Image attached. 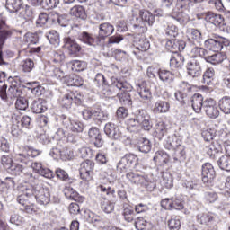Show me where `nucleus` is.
Segmentation results:
<instances>
[{
	"label": "nucleus",
	"mask_w": 230,
	"mask_h": 230,
	"mask_svg": "<svg viewBox=\"0 0 230 230\" xmlns=\"http://www.w3.org/2000/svg\"><path fill=\"white\" fill-rule=\"evenodd\" d=\"M22 67L23 73H31V71H33V67H35V63L31 59L27 58L22 61Z\"/></svg>",
	"instance_id": "nucleus-48"
},
{
	"label": "nucleus",
	"mask_w": 230,
	"mask_h": 230,
	"mask_svg": "<svg viewBox=\"0 0 230 230\" xmlns=\"http://www.w3.org/2000/svg\"><path fill=\"white\" fill-rule=\"evenodd\" d=\"M153 136H155L156 139L161 140L164 137V134H166V125L164 122H158L155 124Z\"/></svg>",
	"instance_id": "nucleus-29"
},
{
	"label": "nucleus",
	"mask_w": 230,
	"mask_h": 230,
	"mask_svg": "<svg viewBox=\"0 0 230 230\" xmlns=\"http://www.w3.org/2000/svg\"><path fill=\"white\" fill-rule=\"evenodd\" d=\"M15 109L17 111H26L28 109V100L24 97H18L15 102Z\"/></svg>",
	"instance_id": "nucleus-50"
},
{
	"label": "nucleus",
	"mask_w": 230,
	"mask_h": 230,
	"mask_svg": "<svg viewBox=\"0 0 230 230\" xmlns=\"http://www.w3.org/2000/svg\"><path fill=\"white\" fill-rule=\"evenodd\" d=\"M104 132L106 136H109L111 139H119V137H122V139H125V137H121V131L119 128H116V125L112 123H107L104 127Z\"/></svg>",
	"instance_id": "nucleus-16"
},
{
	"label": "nucleus",
	"mask_w": 230,
	"mask_h": 230,
	"mask_svg": "<svg viewBox=\"0 0 230 230\" xmlns=\"http://www.w3.org/2000/svg\"><path fill=\"white\" fill-rule=\"evenodd\" d=\"M137 164V156L132 154H128L123 156L117 164V170L120 173H126L131 168Z\"/></svg>",
	"instance_id": "nucleus-5"
},
{
	"label": "nucleus",
	"mask_w": 230,
	"mask_h": 230,
	"mask_svg": "<svg viewBox=\"0 0 230 230\" xmlns=\"http://www.w3.org/2000/svg\"><path fill=\"white\" fill-rule=\"evenodd\" d=\"M165 35L171 39H175L179 35V29L175 25H169L165 30Z\"/></svg>",
	"instance_id": "nucleus-55"
},
{
	"label": "nucleus",
	"mask_w": 230,
	"mask_h": 230,
	"mask_svg": "<svg viewBox=\"0 0 230 230\" xmlns=\"http://www.w3.org/2000/svg\"><path fill=\"white\" fill-rule=\"evenodd\" d=\"M19 192L24 193L26 197H34L38 204L46 206L51 200L49 190L40 185L32 186L30 183H24L19 187Z\"/></svg>",
	"instance_id": "nucleus-1"
},
{
	"label": "nucleus",
	"mask_w": 230,
	"mask_h": 230,
	"mask_svg": "<svg viewBox=\"0 0 230 230\" xmlns=\"http://www.w3.org/2000/svg\"><path fill=\"white\" fill-rule=\"evenodd\" d=\"M197 222L201 226H208L209 222H213V215L208 212L199 213L197 215Z\"/></svg>",
	"instance_id": "nucleus-34"
},
{
	"label": "nucleus",
	"mask_w": 230,
	"mask_h": 230,
	"mask_svg": "<svg viewBox=\"0 0 230 230\" xmlns=\"http://www.w3.org/2000/svg\"><path fill=\"white\" fill-rule=\"evenodd\" d=\"M202 181L205 184H210L216 177L215 168L209 163H206L202 165Z\"/></svg>",
	"instance_id": "nucleus-9"
},
{
	"label": "nucleus",
	"mask_w": 230,
	"mask_h": 230,
	"mask_svg": "<svg viewBox=\"0 0 230 230\" xmlns=\"http://www.w3.org/2000/svg\"><path fill=\"white\" fill-rule=\"evenodd\" d=\"M172 150L174 151L172 155L174 163H182V161L186 160V151H184V147L182 146Z\"/></svg>",
	"instance_id": "nucleus-32"
},
{
	"label": "nucleus",
	"mask_w": 230,
	"mask_h": 230,
	"mask_svg": "<svg viewBox=\"0 0 230 230\" xmlns=\"http://www.w3.org/2000/svg\"><path fill=\"white\" fill-rule=\"evenodd\" d=\"M60 4V0H41V5L45 10H52V8H57Z\"/></svg>",
	"instance_id": "nucleus-49"
},
{
	"label": "nucleus",
	"mask_w": 230,
	"mask_h": 230,
	"mask_svg": "<svg viewBox=\"0 0 230 230\" xmlns=\"http://www.w3.org/2000/svg\"><path fill=\"white\" fill-rule=\"evenodd\" d=\"M192 109L198 114L202 111V107L204 108V97L200 93H195L191 99Z\"/></svg>",
	"instance_id": "nucleus-23"
},
{
	"label": "nucleus",
	"mask_w": 230,
	"mask_h": 230,
	"mask_svg": "<svg viewBox=\"0 0 230 230\" xmlns=\"http://www.w3.org/2000/svg\"><path fill=\"white\" fill-rule=\"evenodd\" d=\"M94 83L97 87H105V85H109L107 79H105V75L100 73L96 75Z\"/></svg>",
	"instance_id": "nucleus-57"
},
{
	"label": "nucleus",
	"mask_w": 230,
	"mask_h": 230,
	"mask_svg": "<svg viewBox=\"0 0 230 230\" xmlns=\"http://www.w3.org/2000/svg\"><path fill=\"white\" fill-rule=\"evenodd\" d=\"M39 155H40V150L29 146H16L13 149L14 160L24 164L28 163L30 157H37Z\"/></svg>",
	"instance_id": "nucleus-3"
},
{
	"label": "nucleus",
	"mask_w": 230,
	"mask_h": 230,
	"mask_svg": "<svg viewBox=\"0 0 230 230\" xmlns=\"http://www.w3.org/2000/svg\"><path fill=\"white\" fill-rule=\"evenodd\" d=\"M161 186L162 188H167V190H170V188H173V176H172V173L168 172H163Z\"/></svg>",
	"instance_id": "nucleus-31"
},
{
	"label": "nucleus",
	"mask_w": 230,
	"mask_h": 230,
	"mask_svg": "<svg viewBox=\"0 0 230 230\" xmlns=\"http://www.w3.org/2000/svg\"><path fill=\"white\" fill-rule=\"evenodd\" d=\"M217 164L221 170L230 172V156L226 155H223L218 159Z\"/></svg>",
	"instance_id": "nucleus-39"
},
{
	"label": "nucleus",
	"mask_w": 230,
	"mask_h": 230,
	"mask_svg": "<svg viewBox=\"0 0 230 230\" xmlns=\"http://www.w3.org/2000/svg\"><path fill=\"white\" fill-rule=\"evenodd\" d=\"M5 8L10 13H15L22 8V0H6Z\"/></svg>",
	"instance_id": "nucleus-26"
},
{
	"label": "nucleus",
	"mask_w": 230,
	"mask_h": 230,
	"mask_svg": "<svg viewBox=\"0 0 230 230\" xmlns=\"http://www.w3.org/2000/svg\"><path fill=\"white\" fill-rule=\"evenodd\" d=\"M168 226L170 230H179L181 229V221L179 219H171L168 222Z\"/></svg>",
	"instance_id": "nucleus-64"
},
{
	"label": "nucleus",
	"mask_w": 230,
	"mask_h": 230,
	"mask_svg": "<svg viewBox=\"0 0 230 230\" xmlns=\"http://www.w3.org/2000/svg\"><path fill=\"white\" fill-rule=\"evenodd\" d=\"M65 84L70 87H82L84 85V79L82 77L73 74L65 76Z\"/></svg>",
	"instance_id": "nucleus-21"
},
{
	"label": "nucleus",
	"mask_w": 230,
	"mask_h": 230,
	"mask_svg": "<svg viewBox=\"0 0 230 230\" xmlns=\"http://www.w3.org/2000/svg\"><path fill=\"white\" fill-rule=\"evenodd\" d=\"M203 109L207 116L212 119H217V118L220 116V111H218L217 101H215L213 98H207L204 101Z\"/></svg>",
	"instance_id": "nucleus-6"
},
{
	"label": "nucleus",
	"mask_w": 230,
	"mask_h": 230,
	"mask_svg": "<svg viewBox=\"0 0 230 230\" xmlns=\"http://www.w3.org/2000/svg\"><path fill=\"white\" fill-rule=\"evenodd\" d=\"M218 107L224 114H230V98L223 97L218 102Z\"/></svg>",
	"instance_id": "nucleus-40"
},
{
	"label": "nucleus",
	"mask_w": 230,
	"mask_h": 230,
	"mask_svg": "<svg viewBox=\"0 0 230 230\" xmlns=\"http://www.w3.org/2000/svg\"><path fill=\"white\" fill-rule=\"evenodd\" d=\"M52 15L53 13H50L49 15H48V13H40L36 21V26L38 28H42V26H46V24H48V21L51 19Z\"/></svg>",
	"instance_id": "nucleus-42"
},
{
	"label": "nucleus",
	"mask_w": 230,
	"mask_h": 230,
	"mask_svg": "<svg viewBox=\"0 0 230 230\" xmlns=\"http://www.w3.org/2000/svg\"><path fill=\"white\" fill-rule=\"evenodd\" d=\"M140 125L141 124L136 119H129L128 120V128L131 132H137V130L139 128Z\"/></svg>",
	"instance_id": "nucleus-60"
},
{
	"label": "nucleus",
	"mask_w": 230,
	"mask_h": 230,
	"mask_svg": "<svg viewBox=\"0 0 230 230\" xmlns=\"http://www.w3.org/2000/svg\"><path fill=\"white\" fill-rule=\"evenodd\" d=\"M139 15L142 19V22L146 26H154V22H155V16L150 13V11L141 10L139 12Z\"/></svg>",
	"instance_id": "nucleus-25"
},
{
	"label": "nucleus",
	"mask_w": 230,
	"mask_h": 230,
	"mask_svg": "<svg viewBox=\"0 0 230 230\" xmlns=\"http://www.w3.org/2000/svg\"><path fill=\"white\" fill-rule=\"evenodd\" d=\"M61 105L65 107V109H69L71 105H73V93H66L61 100Z\"/></svg>",
	"instance_id": "nucleus-54"
},
{
	"label": "nucleus",
	"mask_w": 230,
	"mask_h": 230,
	"mask_svg": "<svg viewBox=\"0 0 230 230\" xmlns=\"http://www.w3.org/2000/svg\"><path fill=\"white\" fill-rule=\"evenodd\" d=\"M126 179L129 181L132 184H136L137 186H142L146 188L148 191H152L155 185L154 182L148 180L146 176L139 175L134 172H128L126 174Z\"/></svg>",
	"instance_id": "nucleus-4"
},
{
	"label": "nucleus",
	"mask_w": 230,
	"mask_h": 230,
	"mask_svg": "<svg viewBox=\"0 0 230 230\" xmlns=\"http://www.w3.org/2000/svg\"><path fill=\"white\" fill-rule=\"evenodd\" d=\"M1 163L5 170H10L14 164L11 155H3L1 158Z\"/></svg>",
	"instance_id": "nucleus-56"
},
{
	"label": "nucleus",
	"mask_w": 230,
	"mask_h": 230,
	"mask_svg": "<svg viewBox=\"0 0 230 230\" xmlns=\"http://www.w3.org/2000/svg\"><path fill=\"white\" fill-rule=\"evenodd\" d=\"M101 208L104 213H112V211H114V203L111 201H103Z\"/></svg>",
	"instance_id": "nucleus-63"
},
{
	"label": "nucleus",
	"mask_w": 230,
	"mask_h": 230,
	"mask_svg": "<svg viewBox=\"0 0 230 230\" xmlns=\"http://www.w3.org/2000/svg\"><path fill=\"white\" fill-rule=\"evenodd\" d=\"M88 136L97 148H102V146H103V138H102V134L98 128H92L88 131Z\"/></svg>",
	"instance_id": "nucleus-15"
},
{
	"label": "nucleus",
	"mask_w": 230,
	"mask_h": 230,
	"mask_svg": "<svg viewBox=\"0 0 230 230\" xmlns=\"http://www.w3.org/2000/svg\"><path fill=\"white\" fill-rule=\"evenodd\" d=\"M171 16L174 19V21H177L179 24H186L190 21V16L184 13H177L173 11Z\"/></svg>",
	"instance_id": "nucleus-36"
},
{
	"label": "nucleus",
	"mask_w": 230,
	"mask_h": 230,
	"mask_svg": "<svg viewBox=\"0 0 230 230\" xmlns=\"http://www.w3.org/2000/svg\"><path fill=\"white\" fill-rule=\"evenodd\" d=\"M184 64V57H182L181 54L175 52L171 59H170V66L171 67H181Z\"/></svg>",
	"instance_id": "nucleus-35"
},
{
	"label": "nucleus",
	"mask_w": 230,
	"mask_h": 230,
	"mask_svg": "<svg viewBox=\"0 0 230 230\" xmlns=\"http://www.w3.org/2000/svg\"><path fill=\"white\" fill-rule=\"evenodd\" d=\"M227 56L222 52L215 53L211 56H208L205 58L206 62L212 64L213 66H217L218 64H222L223 60H226Z\"/></svg>",
	"instance_id": "nucleus-24"
},
{
	"label": "nucleus",
	"mask_w": 230,
	"mask_h": 230,
	"mask_svg": "<svg viewBox=\"0 0 230 230\" xmlns=\"http://www.w3.org/2000/svg\"><path fill=\"white\" fill-rule=\"evenodd\" d=\"M137 94L140 96V102H142V103H150V102H152V92H150V88L146 86V82H142L138 84Z\"/></svg>",
	"instance_id": "nucleus-11"
},
{
	"label": "nucleus",
	"mask_w": 230,
	"mask_h": 230,
	"mask_svg": "<svg viewBox=\"0 0 230 230\" xmlns=\"http://www.w3.org/2000/svg\"><path fill=\"white\" fill-rule=\"evenodd\" d=\"M224 46H229V43L223 40L208 39L205 40V48L210 51H214L215 53L222 51V48H224Z\"/></svg>",
	"instance_id": "nucleus-10"
},
{
	"label": "nucleus",
	"mask_w": 230,
	"mask_h": 230,
	"mask_svg": "<svg viewBox=\"0 0 230 230\" xmlns=\"http://www.w3.org/2000/svg\"><path fill=\"white\" fill-rule=\"evenodd\" d=\"M158 76L161 82H164L166 85L173 84V80L175 79L173 74L168 70H160L158 72Z\"/></svg>",
	"instance_id": "nucleus-27"
},
{
	"label": "nucleus",
	"mask_w": 230,
	"mask_h": 230,
	"mask_svg": "<svg viewBox=\"0 0 230 230\" xmlns=\"http://www.w3.org/2000/svg\"><path fill=\"white\" fill-rule=\"evenodd\" d=\"M168 111H170V102L166 101H157L153 109L155 114H166Z\"/></svg>",
	"instance_id": "nucleus-22"
},
{
	"label": "nucleus",
	"mask_w": 230,
	"mask_h": 230,
	"mask_svg": "<svg viewBox=\"0 0 230 230\" xmlns=\"http://www.w3.org/2000/svg\"><path fill=\"white\" fill-rule=\"evenodd\" d=\"M21 94H22V91L19 90V88L15 86H11L8 89V96L11 98H20Z\"/></svg>",
	"instance_id": "nucleus-61"
},
{
	"label": "nucleus",
	"mask_w": 230,
	"mask_h": 230,
	"mask_svg": "<svg viewBox=\"0 0 230 230\" xmlns=\"http://www.w3.org/2000/svg\"><path fill=\"white\" fill-rule=\"evenodd\" d=\"M63 193L68 200H76L78 193L72 187H65Z\"/></svg>",
	"instance_id": "nucleus-46"
},
{
	"label": "nucleus",
	"mask_w": 230,
	"mask_h": 230,
	"mask_svg": "<svg viewBox=\"0 0 230 230\" xmlns=\"http://www.w3.org/2000/svg\"><path fill=\"white\" fill-rule=\"evenodd\" d=\"M47 109L46 102L42 99H38L32 102L31 110L35 114H42Z\"/></svg>",
	"instance_id": "nucleus-28"
},
{
	"label": "nucleus",
	"mask_w": 230,
	"mask_h": 230,
	"mask_svg": "<svg viewBox=\"0 0 230 230\" xmlns=\"http://www.w3.org/2000/svg\"><path fill=\"white\" fill-rule=\"evenodd\" d=\"M202 137L207 142L213 141V138L215 137V130L213 129L203 130Z\"/></svg>",
	"instance_id": "nucleus-62"
},
{
	"label": "nucleus",
	"mask_w": 230,
	"mask_h": 230,
	"mask_svg": "<svg viewBox=\"0 0 230 230\" xmlns=\"http://www.w3.org/2000/svg\"><path fill=\"white\" fill-rule=\"evenodd\" d=\"M33 8L30 5H24L20 9V15L25 19V21H31L33 19Z\"/></svg>",
	"instance_id": "nucleus-38"
},
{
	"label": "nucleus",
	"mask_w": 230,
	"mask_h": 230,
	"mask_svg": "<svg viewBox=\"0 0 230 230\" xmlns=\"http://www.w3.org/2000/svg\"><path fill=\"white\" fill-rule=\"evenodd\" d=\"M73 71H84L87 68V63L80 60H74L71 62Z\"/></svg>",
	"instance_id": "nucleus-51"
},
{
	"label": "nucleus",
	"mask_w": 230,
	"mask_h": 230,
	"mask_svg": "<svg viewBox=\"0 0 230 230\" xmlns=\"http://www.w3.org/2000/svg\"><path fill=\"white\" fill-rule=\"evenodd\" d=\"M187 73L190 75V76H192V78H198V76H200L202 75V68L200 67V63L198 61H190L187 64Z\"/></svg>",
	"instance_id": "nucleus-17"
},
{
	"label": "nucleus",
	"mask_w": 230,
	"mask_h": 230,
	"mask_svg": "<svg viewBox=\"0 0 230 230\" xmlns=\"http://www.w3.org/2000/svg\"><path fill=\"white\" fill-rule=\"evenodd\" d=\"M19 193L20 194L17 198V201L19 202V204L23 206V209L26 211V213H35V205L30 204V202L28 201V199H30V197H27L26 194H24L23 192L19 191Z\"/></svg>",
	"instance_id": "nucleus-18"
},
{
	"label": "nucleus",
	"mask_w": 230,
	"mask_h": 230,
	"mask_svg": "<svg viewBox=\"0 0 230 230\" xmlns=\"http://www.w3.org/2000/svg\"><path fill=\"white\" fill-rule=\"evenodd\" d=\"M62 125L68 128V130H71L72 132H84V124L78 120H70L69 118H67L65 115H62Z\"/></svg>",
	"instance_id": "nucleus-8"
},
{
	"label": "nucleus",
	"mask_w": 230,
	"mask_h": 230,
	"mask_svg": "<svg viewBox=\"0 0 230 230\" xmlns=\"http://www.w3.org/2000/svg\"><path fill=\"white\" fill-rule=\"evenodd\" d=\"M24 42L27 44H37L39 42V39L37 38V35L33 33L27 32L23 37Z\"/></svg>",
	"instance_id": "nucleus-58"
},
{
	"label": "nucleus",
	"mask_w": 230,
	"mask_h": 230,
	"mask_svg": "<svg viewBox=\"0 0 230 230\" xmlns=\"http://www.w3.org/2000/svg\"><path fill=\"white\" fill-rule=\"evenodd\" d=\"M70 14L74 17H78L79 19H85L87 14L85 13V9L82 5H75L71 8Z\"/></svg>",
	"instance_id": "nucleus-37"
},
{
	"label": "nucleus",
	"mask_w": 230,
	"mask_h": 230,
	"mask_svg": "<svg viewBox=\"0 0 230 230\" xmlns=\"http://www.w3.org/2000/svg\"><path fill=\"white\" fill-rule=\"evenodd\" d=\"M203 17L208 24H212L213 28H217L224 22V18L220 14H215L212 12L203 13Z\"/></svg>",
	"instance_id": "nucleus-13"
},
{
	"label": "nucleus",
	"mask_w": 230,
	"mask_h": 230,
	"mask_svg": "<svg viewBox=\"0 0 230 230\" xmlns=\"http://www.w3.org/2000/svg\"><path fill=\"white\" fill-rule=\"evenodd\" d=\"M93 170H94V163L91 160H86L81 164L79 169L80 177L86 182H91L93 180Z\"/></svg>",
	"instance_id": "nucleus-7"
},
{
	"label": "nucleus",
	"mask_w": 230,
	"mask_h": 230,
	"mask_svg": "<svg viewBox=\"0 0 230 230\" xmlns=\"http://www.w3.org/2000/svg\"><path fill=\"white\" fill-rule=\"evenodd\" d=\"M150 224V221L146 219V217H138L137 221L135 222V227L137 230H143Z\"/></svg>",
	"instance_id": "nucleus-52"
},
{
	"label": "nucleus",
	"mask_w": 230,
	"mask_h": 230,
	"mask_svg": "<svg viewBox=\"0 0 230 230\" xmlns=\"http://www.w3.org/2000/svg\"><path fill=\"white\" fill-rule=\"evenodd\" d=\"M219 190L224 195L230 194V176L226 177V182L219 185Z\"/></svg>",
	"instance_id": "nucleus-59"
},
{
	"label": "nucleus",
	"mask_w": 230,
	"mask_h": 230,
	"mask_svg": "<svg viewBox=\"0 0 230 230\" xmlns=\"http://www.w3.org/2000/svg\"><path fill=\"white\" fill-rule=\"evenodd\" d=\"M122 215L126 222H134V218H136V213L134 212V208H132V207H130L128 204L123 205Z\"/></svg>",
	"instance_id": "nucleus-30"
},
{
	"label": "nucleus",
	"mask_w": 230,
	"mask_h": 230,
	"mask_svg": "<svg viewBox=\"0 0 230 230\" xmlns=\"http://www.w3.org/2000/svg\"><path fill=\"white\" fill-rule=\"evenodd\" d=\"M130 21L131 25L133 26L134 30H136V31L138 33H145L146 27L139 24V18H137V16L133 15Z\"/></svg>",
	"instance_id": "nucleus-43"
},
{
	"label": "nucleus",
	"mask_w": 230,
	"mask_h": 230,
	"mask_svg": "<svg viewBox=\"0 0 230 230\" xmlns=\"http://www.w3.org/2000/svg\"><path fill=\"white\" fill-rule=\"evenodd\" d=\"M137 49L139 51H148L150 49V41L146 38L140 39L137 43Z\"/></svg>",
	"instance_id": "nucleus-47"
},
{
	"label": "nucleus",
	"mask_w": 230,
	"mask_h": 230,
	"mask_svg": "<svg viewBox=\"0 0 230 230\" xmlns=\"http://www.w3.org/2000/svg\"><path fill=\"white\" fill-rule=\"evenodd\" d=\"M137 146L139 152L143 154H148L152 149V144H150V140L147 138H139Z\"/></svg>",
	"instance_id": "nucleus-33"
},
{
	"label": "nucleus",
	"mask_w": 230,
	"mask_h": 230,
	"mask_svg": "<svg viewBox=\"0 0 230 230\" xmlns=\"http://www.w3.org/2000/svg\"><path fill=\"white\" fill-rule=\"evenodd\" d=\"M111 87H116V89L121 91L117 94V98H119L122 105H128V107L132 105V98L130 97V93H128L133 89L132 84L125 80L112 78Z\"/></svg>",
	"instance_id": "nucleus-2"
},
{
	"label": "nucleus",
	"mask_w": 230,
	"mask_h": 230,
	"mask_svg": "<svg viewBox=\"0 0 230 230\" xmlns=\"http://www.w3.org/2000/svg\"><path fill=\"white\" fill-rule=\"evenodd\" d=\"M65 42V48L67 49L70 53V55H76V53H79L80 49H82V47H80L75 39L66 37L64 39Z\"/></svg>",
	"instance_id": "nucleus-19"
},
{
	"label": "nucleus",
	"mask_w": 230,
	"mask_h": 230,
	"mask_svg": "<svg viewBox=\"0 0 230 230\" xmlns=\"http://www.w3.org/2000/svg\"><path fill=\"white\" fill-rule=\"evenodd\" d=\"M79 40L84 42V44H88L89 46H93L94 44V38L91 36L88 32H83L79 35Z\"/></svg>",
	"instance_id": "nucleus-53"
},
{
	"label": "nucleus",
	"mask_w": 230,
	"mask_h": 230,
	"mask_svg": "<svg viewBox=\"0 0 230 230\" xmlns=\"http://www.w3.org/2000/svg\"><path fill=\"white\" fill-rule=\"evenodd\" d=\"M182 146V138L177 135H171L164 143L166 150H176Z\"/></svg>",
	"instance_id": "nucleus-14"
},
{
	"label": "nucleus",
	"mask_w": 230,
	"mask_h": 230,
	"mask_svg": "<svg viewBox=\"0 0 230 230\" xmlns=\"http://www.w3.org/2000/svg\"><path fill=\"white\" fill-rule=\"evenodd\" d=\"M47 38L48 40L54 46H58V44H60V36L56 31H50L47 35Z\"/></svg>",
	"instance_id": "nucleus-44"
},
{
	"label": "nucleus",
	"mask_w": 230,
	"mask_h": 230,
	"mask_svg": "<svg viewBox=\"0 0 230 230\" xmlns=\"http://www.w3.org/2000/svg\"><path fill=\"white\" fill-rule=\"evenodd\" d=\"M114 33V26L111 23H102L99 25V39H107Z\"/></svg>",
	"instance_id": "nucleus-20"
},
{
	"label": "nucleus",
	"mask_w": 230,
	"mask_h": 230,
	"mask_svg": "<svg viewBox=\"0 0 230 230\" xmlns=\"http://www.w3.org/2000/svg\"><path fill=\"white\" fill-rule=\"evenodd\" d=\"M213 76H215V69L208 68L203 74L202 83L209 85V84H211V81L213 80Z\"/></svg>",
	"instance_id": "nucleus-45"
},
{
	"label": "nucleus",
	"mask_w": 230,
	"mask_h": 230,
	"mask_svg": "<svg viewBox=\"0 0 230 230\" xmlns=\"http://www.w3.org/2000/svg\"><path fill=\"white\" fill-rule=\"evenodd\" d=\"M154 161L155 163L166 164V163L170 161V155H168L164 151H158L155 155Z\"/></svg>",
	"instance_id": "nucleus-41"
},
{
	"label": "nucleus",
	"mask_w": 230,
	"mask_h": 230,
	"mask_svg": "<svg viewBox=\"0 0 230 230\" xmlns=\"http://www.w3.org/2000/svg\"><path fill=\"white\" fill-rule=\"evenodd\" d=\"M3 26H4V22L0 23V66L6 64L4 60H3V47L4 46L6 40L12 37V31H1L3 30Z\"/></svg>",
	"instance_id": "nucleus-12"
}]
</instances>
